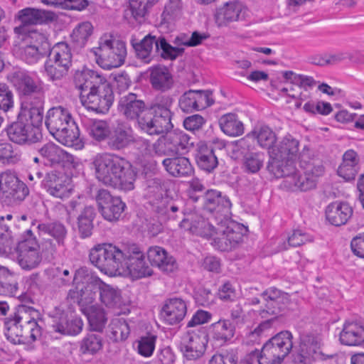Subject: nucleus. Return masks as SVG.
Here are the masks:
<instances>
[{
    "label": "nucleus",
    "mask_w": 364,
    "mask_h": 364,
    "mask_svg": "<svg viewBox=\"0 0 364 364\" xmlns=\"http://www.w3.org/2000/svg\"><path fill=\"white\" fill-rule=\"evenodd\" d=\"M40 155L51 164H60L68 159L69 155L53 143H47L38 149Z\"/></svg>",
    "instance_id": "nucleus-48"
},
{
    "label": "nucleus",
    "mask_w": 364,
    "mask_h": 364,
    "mask_svg": "<svg viewBox=\"0 0 364 364\" xmlns=\"http://www.w3.org/2000/svg\"><path fill=\"white\" fill-rule=\"evenodd\" d=\"M70 181L65 173L53 170L46 173L42 186L50 195L63 199L68 198L73 191Z\"/></svg>",
    "instance_id": "nucleus-20"
},
{
    "label": "nucleus",
    "mask_w": 364,
    "mask_h": 364,
    "mask_svg": "<svg viewBox=\"0 0 364 364\" xmlns=\"http://www.w3.org/2000/svg\"><path fill=\"white\" fill-rule=\"evenodd\" d=\"M264 155L261 152H250L244 156L245 171L250 173H257L263 166Z\"/></svg>",
    "instance_id": "nucleus-60"
},
{
    "label": "nucleus",
    "mask_w": 364,
    "mask_h": 364,
    "mask_svg": "<svg viewBox=\"0 0 364 364\" xmlns=\"http://www.w3.org/2000/svg\"><path fill=\"white\" fill-rule=\"evenodd\" d=\"M122 259V270L128 273H151L145 261V256L141 248L136 244H132L127 247Z\"/></svg>",
    "instance_id": "nucleus-25"
},
{
    "label": "nucleus",
    "mask_w": 364,
    "mask_h": 364,
    "mask_svg": "<svg viewBox=\"0 0 364 364\" xmlns=\"http://www.w3.org/2000/svg\"><path fill=\"white\" fill-rule=\"evenodd\" d=\"M156 211L162 222L181 219L179 227L191 234L207 238L214 235V226L197 212L187 211L182 200H164Z\"/></svg>",
    "instance_id": "nucleus-1"
},
{
    "label": "nucleus",
    "mask_w": 364,
    "mask_h": 364,
    "mask_svg": "<svg viewBox=\"0 0 364 364\" xmlns=\"http://www.w3.org/2000/svg\"><path fill=\"white\" fill-rule=\"evenodd\" d=\"M18 253V262L26 271L31 270L38 266L41 257L38 251H26Z\"/></svg>",
    "instance_id": "nucleus-56"
},
{
    "label": "nucleus",
    "mask_w": 364,
    "mask_h": 364,
    "mask_svg": "<svg viewBox=\"0 0 364 364\" xmlns=\"http://www.w3.org/2000/svg\"><path fill=\"white\" fill-rule=\"evenodd\" d=\"M186 312L187 307L185 301L179 298H172L164 304L161 315L166 323L175 325L184 318Z\"/></svg>",
    "instance_id": "nucleus-31"
},
{
    "label": "nucleus",
    "mask_w": 364,
    "mask_h": 364,
    "mask_svg": "<svg viewBox=\"0 0 364 364\" xmlns=\"http://www.w3.org/2000/svg\"><path fill=\"white\" fill-rule=\"evenodd\" d=\"M283 77L291 84L304 89L313 87L316 84V80L312 77L298 75L292 71H285L283 73Z\"/></svg>",
    "instance_id": "nucleus-62"
},
{
    "label": "nucleus",
    "mask_w": 364,
    "mask_h": 364,
    "mask_svg": "<svg viewBox=\"0 0 364 364\" xmlns=\"http://www.w3.org/2000/svg\"><path fill=\"white\" fill-rule=\"evenodd\" d=\"M134 141L133 129L124 122L118 123L110 130L107 144L112 151H122Z\"/></svg>",
    "instance_id": "nucleus-24"
},
{
    "label": "nucleus",
    "mask_w": 364,
    "mask_h": 364,
    "mask_svg": "<svg viewBox=\"0 0 364 364\" xmlns=\"http://www.w3.org/2000/svg\"><path fill=\"white\" fill-rule=\"evenodd\" d=\"M26 313V306L19 307L14 316L6 318L4 322L5 336L8 341L14 344L25 343L24 331L23 325L24 323L22 314Z\"/></svg>",
    "instance_id": "nucleus-28"
},
{
    "label": "nucleus",
    "mask_w": 364,
    "mask_h": 364,
    "mask_svg": "<svg viewBox=\"0 0 364 364\" xmlns=\"http://www.w3.org/2000/svg\"><path fill=\"white\" fill-rule=\"evenodd\" d=\"M164 188L163 187L162 181L159 178H153L146 181V194L149 198H153L150 201L153 206L154 211L158 215L156 208L164 200H173L168 198H164L163 193Z\"/></svg>",
    "instance_id": "nucleus-43"
},
{
    "label": "nucleus",
    "mask_w": 364,
    "mask_h": 364,
    "mask_svg": "<svg viewBox=\"0 0 364 364\" xmlns=\"http://www.w3.org/2000/svg\"><path fill=\"white\" fill-rule=\"evenodd\" d=\"M74 82L76 87L81 91H92L106 84H109L100 73L87 68L78 70L75 73Z\"/></svg>",
    "instance_id": "nucleus-27"
},
{
    "label": "nucleus",
    "mask_w": 364,
    "mask_h": 364,
    "mask_svg": "<svg viewBox=\"0 0 364 364\" xmlns=\"http://www.w3.org/2000/svg\"><path fill=\"white\" fill-rule=\"evenodd\" d=\"M45 124L50 134L60 144L67 146L77 144L80 131L68 109L62 106L49 109Z\"/></svg>",
    "instance_id": "nucleus-2"
},
{
    "label": "nucleus",
    "mask_w": 364,
    "mask_h": 364,
    "mask_svg": "<svg viewBox=\"0 0 364 364\" xmlns=\"http://www.w3.org/2000/svg\"><path fill=\"white\" fill-rule=\"evenodd\" d=\"M208 342L205 333L188 331L181 336L179 349L187 360H197L205 354Z\"/></svg>",
    "instance_id": "nucleus-17"
},
{
    "label": "nucleus",
    "mask_w": 364,
    "mask_h": 364,
    "mask_svg": "<svg viewBox=\"0 0 364 364\" xmlns=\"http://www.w3.org/2000/svg\"><path fill=\"white\" fill-rule=\"evenodd\" d=\"M95 200L102 215L108 221L118 220L126 208V204L119 197H113L105 189L97 191Z\"/></svg>",
    "instance_id": "nucleus-19"
},
{
    "label": "nucleus",
    "mask_w": 364,
    "mask_h": 364,
    "mask_svg": "<svg viewBox=\"0 0 364 364\" xmlns=\"http://www.w3.org/2000/svg\"><path fill=\"white\" fill-rule=\"evenodd\" d=\"M17 18L21 25L14 28V32L20 34L24 32V26L42 24L54 19V14L43 9L26 8L18 12Z\"/></svg>",
    "instance_id": "nucleus-26"
},
{
    "label": "nucleus",
    "mask_w": 364,
    "mask_h": 364,
    "mask_svg": "<svg viewBox=\"0 0 364 364\" xmlns=\"http://www.w3.org/2000/svg\"><path fill=\"white\" fill-rule=\"evenodd\" d=\"M94 53L97 63L104 69L110 70L124 64L127 56L126 45L112 36L104 35L100 38L99 46L95 48Z\"/></svg>",
    "instance_id": "nucleus-8"
},
{
    "label": "nucleus",
    "mask_w": 364,
    "mask_h": 364,
    "mask_svg": "<svg viewBox=\"0 0 364 364\" xmlns=\"http://www.w3.org/2000/svg\"><path fill=\"white\" fill-rule=\"evenodd\" d=\"M23 331L25 336V343L36 341L41 336V328L35 319H30L24 321Z\"/></svg>",
    "instance_id": "nucleus-64"
},
{
    "label": "nucleus",
    "mask_w": 364,
    "mask_h": 364,
    "mask_svg": "<svg viewBox=\"0 0 364 364\" xmlns=\"http://www.w3.org/2000/svg\"><path fill=\"white\" fill-rule=\"evenodd\" d=\"M165 145L167 150L173 154H185L193 146L191 137L181 131L167 132Z\"/></svg>",
    "instance_id": "nucleus-34"
},
{
    "label": "nucleus",
    "mask_w": 364,
    "mask_h": 364,
    "mask_svg": "<svg viewBox=\"0 0 364 364\" xmlns=\"http://www.w3.org/2000/svg\"><path fill=\"white\" fill-rule=\"evenodd\" d=\"M114 92L110 84L89 91L85 97L81 95L80 100L85 107L96 113L105 114L108 112L114 102Z\"/></svg>",
    "instance_id": "nucleus-16"
},
{
    "label": "nucleus",
    "mask_w": 364,
    "mask_h": 364,
    "mask_svg": "<svg viewBox=\"0 0 364 364\" xmlns=\"http://www.w3.org/2000/svg\"><path fill=\"white\" fill-rule=\"evenodd\" d=\"M210 329L213 339L220 345L234 336L235 328L229 320H219L211 325Z\"/></svg>",
    "instance_id": "nucleus-45"
},
{
    "label": "nucleus",
    "mask_w": 364,
    "mask_h": 364,
    "mask_svg": "<svg viewBox=\"0 0 364 364\" xmlns=\"http://www.w3.org/2000/svg\"><path fill=\"white\" fill-rule=\"evenodd\" d=\"M45 71L52 81L63 78L68 72L70 68L63 65L49 57L44 65Z\"/></svg>",
    "instance_id": "nucleus-59"
},
{
    "label": "nucleus",
    "mask_w": 364,
    "mask_h": 364,
    "mask_svg": "<svg viewBox=\"0 0 364 364\" xmlns=\"http://www.w3.org/2000/svg\"><path fill=\"white\" fill-rule=\"evenodd\" d=\"M264 306L259 310V314L262 318H267L260 326L265 328L274 322L279 316H284L296 306V303L292 301L291 296L275 287H270L261 294Z\"/></svg>",
    "instance_id": "nucleus-5"
},
{
    "label": "nucleus",
    "mask_w": 364,
    "mask_h": 364,
    "mask_svg": "<svg viewBox=\"0 0 364 364\" xmlns=\"http://www.w3.org/2000/svg\"><path fill=\"white\" fill-rule=\"evenodd\" d=\"M87 130L90 136L100 142L107 140L111 129L107 121L95 119L87 123Z\"/></svg>",
    "instance_id": "nucleus-54"
},
{
    "label": "nucleus",
    "mask_w": 364,
    "mask_h": 364,
    "mask_svg": "<svg viewBox=\"0 0 364 364\" xmlns=\"http://www.w3.org/2000/svg\"><path fill=\"white\" fill-rule=\"evenodd\" d=\"M245 9L238 1L226 3L218 9L215 22L219 27L226 26L228 23L245 18Z\"/></svg>",
    "instance_id": "nucleus-29"
},
{
    "label": "nucleus",
    "mask_w": 364,
    "mask_h": 364,
    "mask_svg": "<svg viewBox=\"0 0 364 364\" xmlns=\"http://www.w3.org/2000/svg\"><path fill=\"white\" fill-rule=\"evenodd\" d=\"M173 98L169 95H157L148 105V134L159 135L173 128L171 107Z\"/></svg>",
    "instance_id": "nucleus-4"
},
{
    "label": "nucleus",
    "mask_w": 364,
    "mask_h": 364,
    "mask_svg": "<svg viewBox=\"0 0 364 364\" xmlns=\"http://www.w3.org/2000/svg\"><path fill=\"white\" fill-rule=\"evenodd\" d=\"M359 161V156L354 150L346 151L343 156V161L337 171L338 176L346 181L354 179L360 169Z\"/></svg>",
    "instance_id": "nucleus-40"
},
{
    "label": "nucleus",
    "mask_w": 364,
    "mask_h": 364,
    "mask_svg": "<svg viewBox=\"0 0 364 364\" xmlns=\"http://www.w3.org/2000/svg\"><path fill=\"white\" fill-rule=\"evenodd\" d=\"M37 228L41 233L53 237L59 245H64L67 230L63 224L59 222L40 223Z\"/></svg>",
    "instance_id": "nucleus-50"
},
{
    "label": "nucleus",
    "mask_w": 364,
    "mask_h": 364,
    "mask_svg": "<svg viewBox=\"0 0 364 364\" xmlns=\"http://www.w3.org/2000/svg\"><path fill=\"white\" fill-rule=\"evenodd\" d=\"M102 348V340L99 335L90 333L81 343L80 351L82 354L94 355Z\"/></svg>",
    "instance_id": "nucleus-57"
},
{
    "label": "nucleus",
    "mask_w": 364,
    "mask_h": 364,
    "mask_svg": "<svg viewBox=\"0 0 364 364\" xmlns=\"http://www.w3.org/2000/svg\"><path fill=\"white\" fill-rule=\"evenodd\" d=\"M211 95L210 90H189L180 97L179 107L184 112L203 109L213 104Z\"/></svg>",
    "instance_id": "nucleus-22"
},
{
    "label": "nucleus",
    "mask_w": 364,
    "mask_h": 364,
    "mask_svg": "<svg viewBox=\"0 0 364 364\" xmlns=\"http://www.w3.org/2000/svg\"><path fill=\"white\" fill-rule=\"evenodd\" d=\"M299 142L291 135H286L279 143L268 151L272 156H279L294 159L299 151Z\"/></svg>",
    "instance_id": "nucleus-41"
},
{
    "label": "nucleus",
    "mask_w": 364,
    "mask_h": 364,
    "mask_svg": "<svg viewBox=\"0 0 364 364\" xmlns=\"http://www.w3.org/2000/svg\"><path fill=\"white\" fill-rule=\"evenodd\" d=\"M196 160L198 167L208 173L213 171L218 164L213 149H209L206 145L199 146Z\"/></svg>",
    "instance_id": "nucleus-44"
},
{
    "label": "nucleus",
    "mask_w": 364,
    "mask_h": 364,
    "mask_svg": "<svg viewBox=\"0 0 364 364\" xmlns=\"http://www.w3.org/2000/svg\"><path fill=\"white\" fill-rule=\"evenodd\" d=\"M269 161L267 164V170L276 178L289 177L295 173L296 167L294 159L279 156H272L269 154Z\"/></svg>",
    "instance_id": "nucleus-35"
},
{
    "label": "nucleus",
    "mask_w": 364,
    "mask_h": 364,
    "mask_svg": "<svg viewBox=\"0 0 364 364\" xmlns=\"http://www.w3.org/2000/svg\"><path fill=\"white\" fill-rule=\"evenodd\" d=\"M147 257L152 266H156L163 272H173L178 270L175 258L168 255L162 247L154 246L149 248Z\"/></svg>",
    "instance_id": "nucleus-30"
},
{
    "label": "nucleus",
    "mask_w": 364,
    "mask_h": 364,
    "mask_svg": "<svg viewBox=\"0 0 364 364\" xmlns=\"http://www.w3.org/2000/svg\"><path fill=\"white\" fill-rule=\"evenodd\" d=\"M124 158L109 153L97 154L92 160L96 178L109 186Z\"/></svg>",
    "instance_id": "nucleus-15"
},
{
    "label": "nucleus",
    "mask_w": 364,
    "mask_h": 364,
    "mask_svg": "<svg viewBox=\"0 0 364 364\" xmlns=\"http://www.w3.org/2000/svg\"><path fill=\"white\" fill-rule=\"evenodd\" d=\"M100 296L101 301L108 307H114L120 301L119 291L102 281L99 284Z\"/></svg>",
    "instance_id": "nucleus-55"
},
{
    "label": "nucleus",
    "mask_w": 364,
    "mask_h": 364,
    "mask_svg": "<svg viewBox=\"0 0 364 364\" xmlns=\"http://www.w3.org/2000/svg\"><path fill=\"white\" fill-rule=\"evenodd\" d=\"M90 260L102 273L119 272L123 268L124 251L111 243L99 244L91 249Z\"/></svg>",
    "instance_id": "nucleus-9"
},
{
    "label": "nucleus",
    "mask_w": 364,
    "mask_h": 364,
    "mask_svg": "<svg viewBox=\"0 0 364 364\" xmlns=\"http://www.w3.org/2000/svg\"><path fill=\"white\" fill-rule=\"evenodd\" d=\"M31 38L39 41L41 45H15L13 48L14 55L28 64L37 63L50 50V44L43 34L33 32Z\"/></svg>",
    "instance_id": "nucleus-18"
},
{
    "label": "nucleus",
    "mask_w": 364,
    "mask_h": 364,
    "mask_svg": "<svg viewBox=\"0 0 364 364\" xmlns=\"http://www.w3.org/2000/svg\"><path fill=\"white\" fill-rule=\"evenodd\" d=\"M73 281L75 287L69 291L68 299L85 310L95 301L101 280L93 274H75Z\"/></svg>",
    "instance_id": "nucleus-11"
},
{
    "label": "nucleus",
    "mask_w": 364,
    "mask_h": 364,
    "mask_svg": "<svg viewBox=\"0 0 364 364\" xmlns=\"http://www.w3.org/2000/svg\"><path fill=\"white\" fill-rule=\"evenodd\" d=\"M326 218L333 225H345L353 215V208L348 203L335 201L326 208Z\"/></svg>",
    "instance_id": "nucleus-32"
},
{
    "label": "nucleus",
    "mask_w": 364,
    "mask_h": 364,
    "mask_svg": "<svg viewBox=\"0 0 364 364\" xmlns=\"http://www.w3.org/2000/svg\"><path fill=\"white\" fill-rule=\"evenodd\" d=\"M301 171L296 169L295 173L284 181V186L292 191H308L316 186L317 179L324 172V167L320 159L311 158L304 151L299 156Z\"/></svg>",
    "instance_id": "nucleus-3"
},
{
    "label": "nucleus",
    "mask_w": 364,
    "mask_h": 364,
    "mask_svg": "<svg viewBox=\"0 0 364 364\" xmlns=\"http://www.w3.org/2000/svg\"><path fill=\"white\" fill-rule=\"evenodd\" d=\"M11 82L17 91L21 102L45 97L43 82L28 73H14Z\"/></svg>",
    "instance_id": "nucleus-13"
},
{
    "label": "nucleus",
    "mask_w": 364,
    "mask_h": 364,
    "mask_svg": "<svg viewBox=\"0 0 364 364\" xmlns=\"http://www.w3.org/2000/svg\"><path fill=\"white\" fill-rule=\"evenodd\" d=\"M249 137L256 139L259 146L269 151L274 147L277 141L275 133L267 126L255 129L249 134Z\"/></svg>",
    "instance_id": "nucleus-46"
},
{
    "label": "nucleus",
    "mask_w": 364,
    "mask_h": 364,
    "mask_svg": "<svg viewBox=\"0 0 364 364\" xmlns=\"http://www.w3.org/2000/svg\"><path fill=\"white\" fill-rule=\"evenodd\" d=\"M119 112L129 121H134L137 128L148 134V105L133 92L122 96L118 102Z\"/></svg>",
    "instance_id": "nucleus-10"
},
{
    "label": "nucleus",
    "mask_w": 364,
    "mask_h": 364,
    "mask_svg": "<svg viewBox=\"0 0 364 364\" xmlns=\"http://www.w3.org/2000/svg\"><path fill=\"white\" fill-rule=\"evenodd\" d=\"M96 215L95 208L85 207L77 217V228L80 237L85 238L92 235L93 220Z\"/></svg>",
    "instance_id": "nucleus-47"
},
{
    "label": "nucleus",
    "mask_w": 364,
    "mask_h": 364,
    "mask_svg": "<svg viewBox=\"0 0 364 364\" xmlns=\"http://www.w3.org/2000/svg\"><path fill=\"white\" fill-rule=\"evenodd\" d=\"M159 0H131L129 10L133 18L138 22L144 21L150 9Z\"/></svg>",
    "instance_id": "nucleus-51"
},
{
    "label": "nucleus",
    "mask_w": 364,
    "mask_h": 364,
    "mask_svg": "<svg viewBox=\"0 0 364 364\" xmlns=\"http://www.w3.org/2000/svg\"><path fill=\"white\" fill-rule=\"evenodd\" d=\"M293 336L289 331H283L269 339L260 352L252 353L259 364H282L293 348Z\"/></svg>",
    "instance_id": "nucleus-6"
},
{
    "label": "nucleus",
    "mask_w": 364,
    "mask_h": 364,
    "mask_svg": "<svg viewBox=\"0 0 364 364\" xmlns=\"http://www.w3.org/2000/svg\"><path fill=\"white\" fill-rule=\"evenodd\" d=\"M162 164L166 171L173 177H187L193 173L189 159L184 156L165 159Z\"/></svg>",
    "instance_id": "nucleus-37"
},
{
    "label": "nucleus",
    "mask_w": 364,
    "mask_h": 364,
    "mask_svg": "<svg viewBox=\"0 0 364 364\" xmlns=\"http://www.w3.org/2000/svg\"><path fill=\"white\" fill-rule=\"evenodd\" d=\"M217 226L214 227V235L210 237L211 244L220 251H230L235 248L242 241L243 235L238 224L230 219L218 220Z\"/></svg>",
    "instance_id": "nucleus-12"
},
{
    "label": "nucleus",
    "mask_w": 364,
    "mask_h": 364,
    "mask_svg": "<svg viewBox=\"0 0 364 364\" xmlns=\"http://www.w3.org/2000/svg\"><path fill=\"white\" fill-rule=\"evenodd\" d=\"M136 173L129 161L124 159L109 186L124 191L133 190Z\"/></svg>",
    "instance_id": "nucleus-33"
},
{
    "label": "nucleus",
    "mask_w": 364,
    "mask_h": 364,
    "mask_svg": "<svg viewBox=\"0 0 364 364\" xmlns=\"http://www.w3.org/2000/svg\"><path fill=\"white\" fill-rule=\"evenodd\" d=\"M340 341L346 346H362L364 342V326L356 322L346 323L340 333Z\"/></svg>",
    "instance_id": "nucleus-39"
},
{
    "label": "nucleus",
    "mask_w": 364,
    "mask_h": 364,
    "mask_svg": "<svg viewBox=\"0 0 364 364\" xmlns=\"http://www.w3.org/2000/svg\"><path fill=\"white\" fill-rule=\"evenodd\" d=\"M22 237L23 239L18 242L16 247L17 252L39 250V244L31 230L28 229L26 230Z\"/></svg>",
    "instance_id": "nucleus-63"
},
{
    "label": "nucleus",
    "mask_w": 364,
    "mask_h": 364,
    "mask_svg": "<svg viewBox=\"0 0 364 364\" xmlns=\"http://www.w3.org/2000/svg\"><path fill=\"white\" fill-rule=\"evenodd\" d=\"M49 57L63 65L70 68L72 65L73 55L71 49L68 44L65 42H60L54 46L52 50H50Z\"/></svg>",
    "instance_id": "nucleus-53"
},
{
    "label": "nucleus",
    "mask_w": 364,
    "mask_h": 364,
    "mask_svg": "<svg viewBox=\"0 0 364 364\" xmlns=\"http://www.w3.org/2000/svg\"><path fill=\"white\" fill-rule=\"evenodd\" d=\"M6 133L10 141L20 145L36 144L43 138L39 129L29 124L28 119L21 115L7 127Z\"/></svg>",
    "instance_id": "nucleus-14"
},
{
    "label": "nucleus",
    "mask_w": 364,
    "mask_h": 364,
    "mask_svg": "<svg viewBox=\"0 0 364 364\" xmlns=\"http://www.w3.org/2000/svg\"><path fill=\"white\" fill-rule=\"evenodd\" d=\"M149 81L154 90L166 92L171 89L173 80L172 75L166 66H153L149 69Z\"/></svg>",
    "instance_id": "nucleus-36"
},
{
    "label": "nucleus",
    "mask_w": 364,
    "mask_h": 364,
    "mask_svg": "<svg viewBox=\"0 0 364 364\" xmlns=\"http://www.w3.org/2000/svg\"><path fill=\"white\" fill-rule=\"evenodd\" d=\"M44 102L45 97L21 102V110L24 112L25 116L29 119L30 122L28 123L33 124L34 127L38 128L42 124Z\"/></svg>",
    "instance_id": "nucleus-38"
},
{
    "label": "nucleus",
    "mask_w": 364,
    "mask_h": 364,
    "mask_svg": "<svg viewBox=\"0 0 364 364\" xmlns=\"http://www.w3.org/2000/svg\"><path fill=\"white\" fill-rule=\"evenodd\" d=\"M93 27L88 22L79 23L73 31L70 38L77 48H82L87 43L88 38L92 33Z\"/></svg>",
    "instance_id": "nucleus-52"
},
{
    "label": "nucleus",
    "mask_w": 364,
    "mask_h": 364,
    "mask_svg": "<svg viewBox=\"0 0 364 364\" xmlns=\"http://www.w3.org/2000/svg\"><path fill=\"white\" fill-rule=\"evenodd\" d=\"M21 161V154L9 142L0 144V161L2 164H15Z\"/></svg>",
    "instance_id": "nucleus-61"
},
{
    "label": "nucleus",
    "mask_w": 364,
    "mask_h": 364,
    "mask_svg": "<svg viewBox=\"0 0 364 364\" xmlns=\"http://www.w3.org/2000/svg\"><path fill=\"white\" fill-rule=\"evenodd\" d=\"M89 323L93 331H102L107 321L104 309L92 305L84 310Z\"/></svg>",
    "instance_id": "nucleus-49"
},
{
    "label": "nucleus",
    "mask_w": 364,
    "mask_h": 364,
    "mask_svg": "<svg viewBox=\"0 0 364 364\" xmlns=\"http://www.w3.org/2000/svg\"><path fill=\"white\" fill-rule=\"evenodd\" d=\"M131 44L136 52V56L145 63H150L154 47L155 51L164 59L174 60L182 55L184 51L183 48L171 46L164 37L159 36L156 38L151 34H148L140 41L132 39Z\"/></svg>",
    "instance_id": "nucleus-7"
},
{
    "label": "nucleus",
    "mask_w": 364,
    "mask_h": 364,
    "mask_svg": "<svg viewBox=\"0 0 364 364\" xmlns=\"http://www.w3.org/2000/svg\"><path fill=\"white\" fill-rule=\"evenodd\" d=\"M50 328L61 335L75 336L82 329V321L80 318L68 315L63 311L56 309L51 316Z\"/></svg>",
    "instance_id": "nucleus-21"
},
{
    "label": "nucleus",
    "mask_w": 364,
    "mask_h": 364,
    "mask_svg": "<svg viewBox=\"0 0 364 364\" xmlns=\"http://www.w3.org/2000/svg\"><path fill=\"white\" fill-rule=\"evenodd\" d=\"M112 338L116 341H125L130 333L128 323L124 318H114L112 320L110 323Z\"/></svg>",
    "instance_id": "nucleus-58"
},
{
    "label": "nucleus",
    "mask_w": 364,
    "mask_h": 364,
    "mask_svg": "<svg viewBox=\"0 0 364 364\" xmlns=\"http://www.w3.org/2000/svg\"><path fill=\"white\" fill-rule=\"evenodd\" d=\"M322 339L319 333L314 331H301L299 343L296 349L297 356L301 362L306 363L312 359L321 348Z\"/></svg>",
    "instance_id": "nucleus-23"
},
{
    "label": "nucleus",
    "mask_w": 364,
    "mask_h": 364,
    "mask_svg": "<svg viewBox=\"0 0 364 364\" xmlns=\"http://www.w3.org/2000/svg\"><path fill=\"white\" fill-rule=\"evenodd\" d=\"M221 130L227 135L237 136L244 133L243 123L238 119L235 114L228 113L223 115L219 119Z\"/></svg>",
    "instance_id": "nucleus-42"
}]
</instances>
